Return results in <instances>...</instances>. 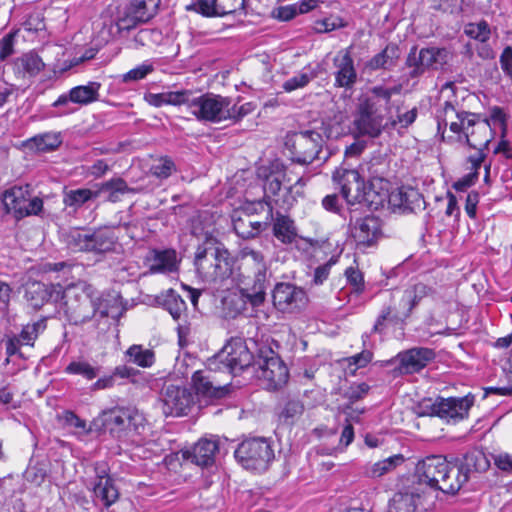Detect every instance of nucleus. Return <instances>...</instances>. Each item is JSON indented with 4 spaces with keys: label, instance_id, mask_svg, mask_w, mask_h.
Returning a JSON list of instances; mask_svg holds the SVG:
<instances>
[{
    "label": "nucleus",
    "instance_id": "nucleus-1",
    "mask_svg": "<svg viewBox=\"0 0 512 512\" xmlns=\"http://www.w3.org/2000/svg\"><path fill=\"white\" fill-rule=\"evenodd\" d=\"M487 465L485 456L481 453H471L465 456V462L457 466L449 462L443 455H430L420 460L416 466L419 489L440 490L446 494L457 493L469 479L473 466L475 470L484 469Z\"/></svg>",
    "mask_w": 512,
    "mask_h": 512
},
{
    "label": "nucleus",
    "instance_id": "nucleus-2",
    "mask_svg": "<svg viewBox=\"0 0 512 512\" xmlns=\"http://www.w3.org/2000/svg\"><path fill=\"white\" fill-rule=\"evenodd\" d=\"M438 130L449 126L470 148L485 151L494 134L490 120H481L478 115L458 109L451 101L440 104L436 111Z\"/></svg>",
    "mask_w": 512,
    "mask_h": 512
},
{
    "label": "nucleus",
    "instance_id": "nucleus-3",
    "mask_svg": "<svg viewBox=\"0 0 512 512\" xmlns=\"http://www.w3.org/2000/svg\"><path fill=\"white\" fill-rule=\"evenodd\" d=\"M65 316L70 324L80 325L91 320L97 313L101 318L108 316L103 301L85 283L61 288Z\"/></svg>",
    "mask_w": 512,
    "mask_h": 512
},
{
    "label": "nucleus",
    "instance_id": "nucleus-4",
    "mask_svg": "<svg viewBox=\"0 0 512 512\" xmlns=\"http://www.w3.org/2000/svg\"><path fill=\"white\" fill-rule=\"evenodd\" d=\"M397 89L375 86L371 95L361 100L354 119L356 131L362 136L378 137L384 128V112L388 109L393 93Z\"/></svg>",
    "mask_w": 512,
    "mask_h": 512
},
{
    "label": "nucleus",
    "instance_id": "nucleus-5",
    "mask_svg": "<svg viewBox=\"0 0 512 512\" xmlns=\"http://www.w3.org/2000/svg\"><path fill=\"white\" fill-rule=\"evenodd\" d=\"M146 424L143 413L133 406H116L104 412L105 427L120 441H133L134 436L144 433Z\"/></svg>",
    "mask_w": 512,
    "mask_h": 512
},
{
    "label": "nucleus",
    "instance_id": "nucleus-6",
    "mask_svg": "<svg viewBox=\"0 0 512 512\" xmlns=\"http://www.w3.org/2000/svg\"><path fill=\"white\" fill-rule=\"evenodd\" d=\"M325 140L316 130H301L286 135L285 146L291 153V160L300 165H309L315 160L326 161L329 154L322 156Z\"/></svg>",
    "mask_w": 512,
    "mask_h": 512
},
{
    "label": "nucleus",
    "instance_id": "nucleus-7",
    "mask_svg": "<svg viewBox=\"0 0 512 512\" xmlns=\"http://www.w3.org/2000/svg\"><path fill=\"white\" fill-rule=\"evenodd\" d=\"M333 180L339 186L341 195L348 205L364 202L377 209L385 201V195L376 193L371 187L367 189L364 179L357 170L339 168L333 173Z\"/></svg>",
    "mask_w": 512,
    "mask_h": 512
},
{
    "label": "nucleus",
    "instance_id": "nucleus-8",
    "mask_svg": "<svg viewBox=\"0 0 512 512\" xmlns=\"http://www.w3.org/2000/svg\"><path fill=\"white\" fill-rule=\"evenodd\" d=\"M237 462L246 470L262 472L273 461L272 442L265 437H252L243 440L234 452Z\"/></svg>",
    "mask_w": 512,
    "mask_h": 512
},
{
    "label": "nucleus",
    "instance_id": "nucleus-9",
    "mask_svg": "<svg viewBox=\"0 0 512 512\" xmlns=\"http://www.w3.org/2000/svg\"><path fill=\"white\" fill-rule=\"evenodd\" d=\"M253 356L241 338H232L213 358L209 360L211 369L238 375L252 368Z\"/></svg>",
    "mask_w": 512,
    "mask_h": 512
},
{
    "label": "nucleus",
    "instance_id": "nucleus-10",
    "mask_svg": "<svg viewBox=\"0 0 512 512\" xmlns=\"http://www.w3.org/2000/svg\"><path fill=\"white\" fill-rule=\"evenodd\" d=\"M116 236L110 228H101L93 232L73 229L66 236V244L73 252H92L103 254L114 249Z\"/></svg>",
    "mask_w": 512,
    "mask_h": 512
},
{
    "label": "nucleus",
    "instance_id": "nucleus-11",
    "mask_svg": "<svg viewBox=\"0 0 512 512\" xmlns=\"http://www.w3.org/2000/svg\"><path fill=\"white\" fill-rule=\"evenodd\" d=\"M255 377L267 390H278L288 381L289 371L285 363L271 349L261 350L258 359L253 362Z\"/></svg>",
    "mask_w": 512,
    "mask_h": 512
},
{
    "label": "nucleus",
    "instance_id": "nucleus-12",
    "mask_svg": "<svg viewBox=\"0 0 512 512\" xmlns=\"http://www.w3.org/2000/svg\"><path fill=\"white\" fill-rule=\"evenodd\" d=\"M2 203L7 214L16 220L31 215H39L43 210V200L32 196L29 185L13 186L2 194Z\"/></svg>",
    "mask_w": 512,
    "mask_h": 512
},
{
    "label": "nucleus",
    "instance_id": "nucleus-13",
    "mask_svg": "<svg viewBox=\"0 0 512 512\" xmlns=\"http://www.w3.org/2000/svg\"><path fill=\"white\" fill-rule=\"evenodd\" d=\"M231 98L219 94L206 93L196 96L191 102V113L197 120L220 123L227 120Z\"/></svg>",
    "mask_w": 512,
    "mask_h": 512
},
{
    "label": "nucleus",
    "instance_id": "nucleus-14",
    "mask_svg": "<svg viewBox=\"0 0 512 512\" xmlns=\"http://www.w3.org/2000/svg\"><path fill=\"white\" fill-rule=\"evenodd\" d=\"M274 307L281 313L294 314L303 310L308 302L304 289L291 283H277L272 291Z\"/></svg>",
    "mask_w": 512,
    "mask_h": 512
},
{
    "label": "nucleus",
    "instance_id": "nucleus-15",
    "mask_svg": "<svg viewBox=\"0 0 512 512\" xmlns=\"http://www.w3.org/2000/svg\"><path fill=\"white\" fill-rule=\"evenodd\" d=\"M160 0H131L116 22L118 31L130 30L148 22L157 13Z\"/></svg>",
    "mask_w": 512,
    "mask_h": 512
},
{
    "label": "nucleus",
    "instance_id": "nucleus-16",
    "mask_svg": "<svg viewBox=\"0 0 512 512\" xmlns=\"http://www.w3.org/2000/svg\"><path fill=\"white\" fill-rule=\"evenodd\" d=\"M238 290L243 292L249 299L250 305L255 308L261 306L266 299L268 287V273L245 270L236 278Z\"/></svg>",
    "mask_w": 512,
    "mask_h": 512
},
{
    "label": "nucleus",
    "instance_id": "nucleus-17",
    "mask_svg": "<svg viewBox=\"0 0 512 512\" xmlns=\"http://www.w3.org/2000/svg\"><path fill=\"white\" fill-rule=\"evenodd\" d=\"M161 402L166 416L179 417L189 413L194 396L187 388L170 384L164 387Z\"/></svg>",
    "mask_w": 512,
    "mask_h": 512
},
{
    "label": "nucleus",
    "instance_id": "nucleus-18",
    "mask_svg": "<svg viewBox=\"0 0 512 512\" xmlns=\"http://www.w3.org/2000/svg\"><path fill=\"white\" fill-rule=\"evenodd\" d=\"M351 226V236L358 247H372L382 238V221L375 216L357 219Z\"/></svg>",
    "mask_w": 512,
    "mask_h": 512
},
{
    "label": "nucleus",
    "instance_id": "nucleus-19",
    "mask_svg": "<svg viewBox=\"0 0 512 512\" xmlns=\"http://www.w3.org/2000/svg\"><path fill=\"white\" fill-rule=\"evenodd\" d=\"M435 357V351L426 347H414L399 352L396 356V361H398L396 371L400 374L418 373L432 362Z\"/></svg>",
    "mask_w": 512,
    "mask_h": 512
},
{
    "label": "nucleus",
    "instance_id": "nucleus-20",
    "mask_svg": "<svg viewBox=\"0 0 512 512\" xmlns=\"http://www.w3.org/2000/svg\"><path fill=\"white\" fill-rule=\"evenodd\" d=\"M352 46L341 49L333 58L334 86L351 89L357 82V71L352 58Z\"/></svg>",
    "mask_w": 512,
    "mask_h": 512
},
{
    "label": "nucleus",
    "instance_id": "nucleus-21",
    "mask_svg": "<svg viewBox=\"0 0 512 512\" xmlns=\"http://www.w3.org/2000/svg\"><path fill=\"white\" fill-rule=\"evenodd\" d=\"M94 470L96 474V481L93 485L94 496L105 507H109L119 498L118 488L109 475V469L106 463H96Z\"/></svg>",
    "mask_w": 512,
    "mask_h": 512
},
{
    "label": "nucleus",
    "instance_id": "nucleus-22",
    "mask_svg": "<svg viewBox=\"0 0 512 512\" xmlns=\"http://www.w3.org/2000/svg\"><path fill=\"white\" fill-rule=\"evenodd\" d=\"M62 286L45 284L38 281L29 282L25 287V299L33 309H40L49 302H58Z\"/></svg>",
    "mask_w": 512,
    "mask_h": 512
},
{
    "label": "nucleus",
    "instance_id": "nucleus-23",
    "mask_svg": "<svg viewBox=\"0 0 512 512\" xmlns=\"http://www.w3.org/2000/svg\"><path fill=\"white\" fill-rule=\"evenodd\" d=\"M473 405V398L469 396L455 398L437 397V417L446 422L459 421L468 416Z\"/></svg>",
    "mask_w": 512,
    "mask_h": 512
},
{
    "label": "nucleus",
    "instance_id": "nucleus-24",
    "mask_svg": "<svg viewBox=\"0 0 512 512\" xmlns=\"http://www.w3.org/2000/svg\"><path fill=\"white\" fill-rule=\"evenodd\" d=\"M192 5L203 16L224 17L243 12L245 0H196Z\"/></svg>",
    "mask_w": 512,
    "mask_h": 512
},
{
    "label": "nucleus",
    "instance_id": "nucleus-25",
    "mask_svg": "<svg viewBox=\"0 0 512 512\" xmlns=\"http://www.w3.org/2000/svg\"><path fill=\"white\" fill-rule=\"evenodd\" d=\"M101 83L90 81L86 85H79L69 90L68 94H62L52 104L53 107H65L69 102L82 106L89 105L99 100Z\"/></svg>",
    "mask_w": 512,
    "mask_h": 512
},
{
    "label": "nucleus",
    "instance_id": "nucleus-26",
    "mask_svg": "<svg viewBox=\"0 0 512 512\" xmlns=\"http://www.w3.org/2000/svg\"><path fill=\"white\" fill-rule=\"evenodd\" d=\"M218 370L208 368L205 370H197L192 375V385L197 394L208 398H221L226 392V385L216 381L213 373Z\"/></svg>",
    "mask_w": 512,
    "mask_h": 512
},
{
    "label": "nucleus",
    "instance_id": "nucleus-27",
    "mask_svg": "<svg viewBox=\"0 0 512 512\" xmlns=\"http://www.w3.org/2000/svg\"><path fill=\"white\" fill-rule=\"evenodd\" d=\"M219 450L218 441L215 439H200L192 449L182 450L181 455L184 460H190L192 463L208 467L214 464L215 454Z\"/></svg>",
    "mask_w": 512,
    "mask_h": 512
},
{
    "label": "nucleus",
    "instance_id": "nucleus-28",
    "mask_svg": "<svg viewBox=\"0 0 512 512\" xmlns=\"http://www.w3.org/2000/svg\"><path fill=\"white\" fill-rule=\"evenodd\" d=\"M384 195L385 199L388 198L391 206L404 212H413L424 204L422 195L413 188L401 187L393 190L388 196Z\"/></svg>",
    "mask_w": 512,
    "mask_h": 512
},
{
    "label": "nucleus",
    "instance_id": "nucleus-29",
    "mask_svg": "<svg viewBox=\"0 0 512 512\" xmlns=\"http://www.w3.org/2000/svg\"><path fill=\"white\" fill-rule=\"evenodd\" d=\"M424 494L425 489H419L414 484L399 491L392 499L389 512H416L418 501Z\"/></svg>",
    "mask_w": 512,
    "mask_h": 512
},
{
    "label": "nucleus",
    "instance_id": "nucleus-30",
    "mask_svg": "<svg viewBox=\"0 0 512 512\" xmlns=\"http://www.w3.org/2000/svg\"><path fill=\"white\" fill-rule=\"evenodd\" d=\"M145 265L150 273H166L176 269L174 250H151L145 257Z\"/></svg>",
    "mask_w": 512,
    "mask_h": 512
},
{
    "label": "nucleus",
    "instance_id": "nucleus-31",
    "mask_svg": "<svg viewBox=\"0 0 512 512\" xmlns=\"http://www.w3.org/2000/svg\"><path fill=\"white\" fill-rule=\"evenodd\" d=\"M97 198L102 194H107V201L116 203L120 201L121 196L127 193H137L138 190L130 188L126 181L121 177L112 178L106 182L97 184Z\"/></svg>",
    "mask_w": 512,
    "mask_h": 512
},
{
    "label": "nucleus",
    "instance_id": "nucleus-32",
    "mask_svg": "<svg viewBox=\"0 0 512 512\" xmlns=\"http://www.w3.org/2000/svg\"><path fill=\"white\" fill-rule=\"evenodd\" d=\"M159 306L169 312L174 320H180L187 311L186 302L173 289H168L156 297Z\"/></svg>",
    "mask_w": 512,
    "mask_h": 512
},
{
    "label": "nucleus",
    "instance_id": "nucleus-33",
    "mask_svg": "<svg viewBox=\"0 0 512 512\" xmlns=\"http://www.w3.org/2000/svg\"><path fill=\"white\" fill-rule=\"evenodd\" d=\"M219 248L215 246H199L195 253L194 264L197 272L208 281H210Z\"/></svg>",
    "mask_w": 512,
    "mask_h": 512
},
{
    "label": "nucleus",
    "instance_id": "nucleus-34",
    "mask_svg": "<svg viewBox=\"0 0 512 512\" xmlns=\"http://www.w3.org/2000/svg\"><path fill=\"white\" fill-rule=\"evenodd\" d=\"M273 235L283 244H291L297 238V228L294 221L279 212L273 222Z\"/></svg>",
    "mask_w": 512,
    "mask_h": 512
},
{
    "label": "nucleus",
    "instance_id": "nucleus-35",
    "mask_svg": "<svg viewBox=\"0 0 512 512\" xmlns=\"http://www.w3.org/2000/svg\"><path fill=\"white\" fill-rule=\"evenodd\" d=\"M249 299L239 291L228 294L222 301L223 313L226 318L235 319L248 310Z\"/></svg>",
    "mask_w": 512,
    "mask_h": 512
},
{
    "label": "nucleus",
    "instance_id": "nucleus-36",
    "mask_svg": "<svg viewBox=\"0 0 512 512\" xmlns=\"http://www.w3.org/2000/svg\"><path fill=\"white\" fill-rule=\"evenodd\" d=\"M234 264L235 260L229 251L220 247L216 261H214L210 281L216 282L230 278L233 275Z\"/></svg>",
    "mask_w": 512,
    "mask_h": 512
},
{
    "label": "nucleus",
    "instance_id": "nucleus-37",
    "mask_svg": "<svg viewBox=\"0 0 512 512\" xmlns=\"http://www.w3.org/2000/svg\"><path fill=\"white\" fill-rule=\"evenodd\" d=\"M321 71L322 68L320 64H315L314 66L307 65L300 73L286 80L282 87L285 92H292L296 89L304 88L310 81L317 78Z\"/></svg>",
    "mask_w": 512,
    "mask_h": 512
},
{
    "label": "nucleus",
    "instance_id": "nucleus-38",
    "mask_svg": "<svg viewBox=\"0 0 512 512\" xmlns=\"http://www.w3.org/2000/svg\"><path fill=\"white\" fill-rule=\"evenodd\" d=\"M404 462V456L401 454L390 456L373 464L365 466L364 474L370 478H379L391 471Z\"/></svg>",
    "mask_w": 512,
    "mask_h": 512
},
{
    "label": "nucleus",
    "instance_id": "nucleus-39",
    "mask_svg": "<svg viewBox=\"0 0 512 512\" xmlns=\"http://www.w3.org/2000/svg\"><path fill=\"white\" fill-rule=\"evenodd\" d=\"M240 257L244 261L245 270L268 272L267 263L263 253L249 246L240 249Z\"/></svg>",
    "mask_w": 512,
    "mask_h": 512
},
{
    "label": "nucleus",
    "instance_id": "nucleus-40",
    "mask_svg": "<svg viewBox=\"0 0 512 512\" xmlns=\"http://www.w3.org/2000/svg\"><path fill=\"white\" fill-rule=\"evenodd\" d=\"M125 356L128 362H131L142 368H150L155 363V353L151 349L144 348L142 345H132L126 352Z\"/></svg>",
    "mask_w": 512,
    "mask_h": 512
},
{
    "label": "nucleus",
    "instance_id": "nucleus-41",
    "mask_svg": "<svg viewBox=\"0 0 512 512\" xmlns=\"http://www.w3.org/2000/svg\"><path fill=\"white\" fill-rule=\"evenodd\" d=\"M450 56L451 54L446 48H422V58H424L427 70H438L443 68V66L448 63Z\"/></svg>",
    "mask_w": 512,
    "mask_h": 512
},
{
    "label": "nucleus",
    "instance_id": "nucleus-42",
    "mask_svg": "<svg viewBox=\"0 0 512 512\" xmlns=\"http://www.w3.org/2000/svg\"><path fill=\"white\" fill-rule=\"evenodd\" d=\"M96 198L97 193L95 190L79 188L64 192L63 203L65 206L73 208V210L76 211L88 201Z\"/></svg>",
    "mask_w": 512,
    "mask_h": 512
},
{
    "label": "nucleus",
    "instance_id": "nucleus-43",
    "mask_svg": "<svg viewBox=\"0 0 512 512\" xmlns=\"http://www.w3.org/2000/svg\"><path fill=\"white\" fill-rule=\"evenodd\" d=\"M101 367L93 366L86 360H75L70 362L64 372L69 375H79L90 381L100 374Z\"/></svg>",
    "mask_w": 512,
    "mask_h": 512
},
{
    "label": "nucleus",
    "instance_id": "nucleus-44",
    "mask_svg": "<svg viewBox=\"0 0 512 512\" xmlns=\"http://www.w3.org/2000/svg\"><path fill=\"white\" fill-rule=\"evenodd\" d=\"M432 292L433 290L423 283H418L412 288L405 290L402 301L408 306V313H410L423 298L428 297Z\"/></svg>",
    "mask_w": 512,
    "mask_h": 512
},
{
    "label": "nucleus",
    "instance_id": "nucleus-45",
    "mask_svg": "<svg viewBox=\"0 0 512 512\" xmlns=\"http://www.w3.org/2000/svg\"><path fill=\"white\" fill-rule=\"evenodd\" d=\"M29 143H32L38 151L47 152L57 149L61 145L62 139L60 133L47 132L34 136Z\"/></svg>",
    "mask_w": 512,
    "mask_h": 512
},
{
    "label": "nucleus",
    "instance_id": "nucleus-46",
    "mask_svg": "<svg viewBox=\"0 0 512 512\" xmlns=\"http://www.w3.org/2000/svg\"><path fill=\"white\" fill-rule=\"evenodd\" d=\"M46 329V321L44 319H40L33 323H28L25 325L20 334L17 335L22 341L23 345L33 346L35 340L38 336L43 333Z\"/></svg>",
    "mask_w": 512,
    "mask_h": 512
},
{
    "label": "nucleus",
    "instance_id": "nucleus-47",
    "mask_svg": "<svg viewBox=\"0 0 512 512\" xmlns=\"http://www.w3.org/2000/svg\"><path fill=\"white\" fill-rule=\"evenodd\" d=\"M16 65L30 76L38 74L44 67L42 59L35 53H27L17 59Z\"/></svg>",
    "mask_w": 512,
    "mask_h": 512
},
{
    "label": "nucleus",
    "instance_id": "nucleus-48",
    "mask_svg": "<svg viewBox=\"0 0 512 512\" xmlns=\"http://www.w3.org/2000/svg\"><path fill=\"white\" fill-rule=\"evenodd\" d=\"M395 47L387 46L381 52L373 56L367 63L366 67L370 70L388 69L394 65L393 54Z\"/></svg>",
    "mask_w": 512,
    "mask_h": 512
},
{
    "label": "nucleus",
    "instance_id": "nucleus-49",
    "mask_svg": "<svg viewBox=\"0 0 512 512\" xmlns=\"http://www.w3.org/2000/svg\"><path fill=\"white\" fill-rule=\"evenodd\" d=\"M406 65L410 69L409 76L411 78L421 76L427 70L424 58H422V49L418 51L416 46L412 47L407 56Z\"/></svg>",
    "mask_w": 512,
    "mask_h": 512
},
{
    "label": "nucleus",
    "instance_id": "nucleus-50",
    "mask_svg": "<svg viewBox=\"0 0 512 512\" xmlns=\"http://www.w3.org/2000/svg\"><path fill=\"white\" fill-rule=\"evenodd\" d=\"M257 105L254 102H246L244 104L238 105V103H232L229 106V116H227V120H230L234 123L241 121L244 117L251 114Z\"/></svg>",
    "mask_w": 512,
    "mask_h": 512
},
{
    "label": "nucleus",
    "instance_id": "nucleus-51",
    "mask_svg": "<svg viewBox=\"0 0 512 512\" xmlns=\"http://www.w3.org/2000/svg\"><path fill=\"white\" fill-rule=\"evenodd\" d=\"M249 218H237L233 220V228L236 234L243 239H250L256 237L262 230V224H257V227L250 228L248 226Z\"/></svg>",
    "mask_w": 512,
    "mask_h": 512
},
{
    "label": "nucleus",
    "instance_id": "nucleus-52",
    "mask_svg": "<svg viewBox=\"0 0 512 512\" xmlns=\"http://www.w3.org/2000/svg\"><path fill=\"white\" fill-rule=\"evenodd\" d=\"M150 171L157 178L166 179L175 171V163L169 157H161L151 166Z\"/></svg>",
    "mask_w": 512,
    "mask_h": 512
},
{
    "label": "nucleus",
    "instance_id": "nucleus-53",
    "mask_svg": "<svg viewBox=\"0 0 512 512\" xmlns=\"http://www.w3.org/2000/svg\"><path fill=\"white\" fill-rule=\"evenodd\" d=\"M62 419L64 425L73 429L74 434L84 435L90 431V429L87 428L86 421L79 418L72 411L64 412Z\"/></svg>",
    "mask_w": 512,
    "mask_h": 512
},
{
    "label": "nucleus",
    "instance_id": "nucleus-54",
    "mask_svg": "<svg viewBox=\"0 0 512 512\" xmlns=\"http://www.w3.org/2000/svg\"><path fill=\"white\" fill-rule=\"evenodd\" d=\"M466 34L480 42H486L490 38V27L486 21H480L478 23H470L466 29Z\"/></svg>",
    "mask_w": 512,
    "mask_h": 512
},
{
    "label": "nucleus",
    "instance_id": "nucleus-55",
    "mask_svg": "<svg viewBox=\"0 0 512 512\" xmlns=\"http://www.w3.org/2000/svg\"><path fill=\"white\" fill-rule=\"evenodd\" d=\"M16 389L13 385L7 384L0 388V405L7 410L20 407V401L15 398Z\"/></svg>",
    "mask_w": 512,
    "mask_h": 512
},
{
    "label": "nucleus",
    "instance_id": "nucleus-56",
    "mask_svg": "<svg viewBox=\"0 0 512 512\" xmlns=\"http://www.w3.org/2000/svg\"><path fill=\"white\" fill-rule=\"evenodd\" d=\"M154 71V66L152 63L148 61L138 65L137 67L131 69L127 73H125L122 77L123 82H131V81H139L144 79L148 74Z\"/></svg>",
    "mask_w": 512,
    "mask_h": 512
},
{
    "label": "nucleus",
    "instance_id": "nucleus-57",
    "mask_svg": "<svg viewBox=\"0 0 512 512\" xmlns=\"http://www.w3.org/2000/svg\"><path fill=\"white\" fill-rule=\"evenodd\" d=\"M413 410L418 417H437V398H423L415 404Z\"/></svg>",
    "mask_w": 512,
    "mask_h": 512
},
{
    "label": "nucleus",
    "instance_id": "nucleus-58",
    "mask_svg": "<svg viewBox=\"0 0 512 512\" xmlns=\"http://www.w3.org/2000/svg\"><path fill=\"white\" fill-rule=\"evenodd\" d=\"M193 92L191 90H180V91H170L167 92V100L168 105H182L185 104L188 106V109L191 111V102L195 99Z\"/></svg>",
    "mask_w": 512,
    "mask_h": 512
},
{
    "label": "nucleus",
    "instance_id": "nucleus-59",
    "mask_svg": "<svg viewBox=\"0 0 512 512\" xmlns=\"http://www.w3.org/2000/svg\"><path fill=\"white\" fill-rule=\"evenodd\" d=\"M46 470L40 464L29 465L24 472V478L27 482L40 486L46 478Z\"/></svg>",
    "mask_w": 512,
    "mask_h": 512
},
{
    "label": "nucleus",
    "instance_id": "nucleus-60",
    "mask_svg": "<svg viewBox=\"0 0 512 512\" xmlns=\"http://www.w3.org/2000/svg\"><path fill=\"white\" fill-rule=\"evenodd\" d=\"M397 321L398 317L396 314L393 313V308L390 305L384 306L376 319L372 331L375 333H382L386 322Z\"/></svg>",
    "mask_w": 512,
    "mask_h": 512
},
{
    "label": "nucleus",
    "instance_id": "nucleus-61",
    "mask_svg": "<svg viewBox=\"0 0 512 512\" xmlns=\"http://www.w3.org/2000/svg\"><path fill=\"white\" fill-rule=\"evenodd\" d=\"M474 0H439V9L451 14H460L470 7Z\"/></svg>",
    "mask_w": 512,
    "mask_h": 512
},
{
    "label": "nucleus",
    "instance_id": "nucleus-62",
    "mask_svg": "<svg viewBox=\"0 0 512 512\" xmlns=\"http://www.w3.org/2000/svg\"><path fill=\"white\" fill-rule=\"evenodd\" d=\"M345 276L356 293H362L364 291V277L357 267H348L345 270Z\"/></svg>",
    "mask_w": 512,
    "mask_h": 512
},
{
    "label": "nucleus",
    "instance_id": "nucleus-63",
    "mask_svg": "<svg viewBox=\"0 0 512 512\" xmlns=\"http://www.w3.org/2000/svg\"><path fill=\"white\" fill-rule=\"evenodd\" d=\"M337 261H338V258L333 256L326 263H324L323 265L318 266L315 269V271H314L313 282L316 285L323 284L324 281L327 280V278H328V276L330 274L332 266L335 265L337 263Z\"/></svg>",
    "mask_w": 512,
    "mask_h": 512
},
{
    "label": "nucleus",
    "instance_id": "nucleus-64",
    "mask_svg": "<svg viewBox=\"0 0 512 512\" xmlns=\"http://www.w3.org/2000/svg\"><path fill=\"white\" fill-rule=\"evenodd\" d=\"M280 173H271L264 184V192L266 196H275L281 189L282 180L280 178Z\"/></svg>",
    "mask_w": 512,
    "mask_h": 512
}]
</instances>
